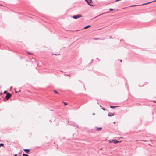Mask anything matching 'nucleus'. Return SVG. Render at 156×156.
I'll use <instances>...</instances> for the list:
<instances>
[{
  "label": "nucleus",
  "instance_id": "5",
  "mask_svg": "<svg viewBox=\"0 0 156 156\" xmlns=\"http://www.w3.org/2000/svg\"><path fill=\"white\" fill-rule=\"evenodd\" d=\"M108 115L109 116H112L114 115V114L112 113H109L108 114Z\"/></svg>",
  "mask_w": 156,
  "mask_h": 156
},
{
  "label": "nucleus",
  "instance_id": "20",
  "mask_svg": "<svg viewBox=\"0 0 156 156\" xmlns=\"http://www.w3.org/2000/svg\"><path fill=\"white\" fill-rule=\"evenodd\" d=\"M120 62H122V60H120Z\"/></svg>",
  "mask_w": 156,
  "mask_h": 156
},
{
  "label": "nucleus",
  "instance_id": "4",
  "mask_svg": "<svg viewBox=\"0 0 156 156\" xmlns=\"http://www.w3.org/2000/svg\"><path fill=\"white\" fill-rule=\"evenodd\" d=\"M112 142L114 144H115L117 143L120 142H121V141H118L116 139H114L112 140Z\"/></svg>",
  "mask_w": 156,
  "mask_h": 156
},
{
  "label": "nucleus",
  "instance_id": "21",
  "mask_svg": "<svg viewBox=\"0 0 156 156\" xmlns=\"http://www.w3.org/2000/svg\"><path fill=\"white\" fill-rule=\"evenodd\" d=\"M100 107H102L101 106V105H100Z\"/></svg>",
  "mask_w": 156,
  "mask_h": 156
},
{
  "label": "nucleus",
  "instance_id": "15",
  "mask_svg": "<svg viewBox=\"0 0 156 156\" xmlns=\"http://www.w3.org/2000/svg\"><path fill=\"white\" fill-rule=\"evenodd\" d=\"M109 10H110V11H112V10H113V9H111H111H109Z\"/></svg>",
  "mask_w": 156,
  "mask_h": 156
},
{
  "label": "nucleus",
  "instance_id": "11",
  "mask_svg": "<svg viewBox=\"0 0 156 156\" xmlns=\"http://www.w3.org/2000/svg\"><path fill=\"white\" fill-rule=\"evenodd\" d=\"M23 156H28V155L27 154H23Z\"/></svg>",
  "mask_w": 156,
  "mask_h": 156
},
{
  "label": "nucleus",
  "instance_id": "22",
  "mask_svg": "<svg viewBox=\"0 0 156 156\" xmlns=\"http://www.w3.org/2000/svg\"><path fill=\"white\" fill-rule=\"evenodd\" d=\"M93 115H95V113H93Z\"/></svg>",
  "mask_w": 156,
  "mask_h": 156
},
{
  "label": "nucleus",
  "instance_id": "8",
  "mask_svg": "<svg viewBox=\"0 0 156 156\" xmlns=\"http://www.w3.org/2000/svg\"><path fill=\"white\" fill-rule=\"evenodd\" d=\"M91 26L90 25H88V26H86V27H85L84 29H87V28H89V27H90Z\"/></svg>",
  "mask_w": 156,
  "mask_h": 156
},
{
  "label": "nucleus",
  "instance_id": "18",
  "mask_svg": "<svg viewBox=\"0 0 156 156\" xmlns=\"http://www.w3.org/2000/svg\"><path fill=\"white\" fill-rule=\"evenodd\" d=\"M102 109H103V110H104V111H105V108H102Z\"/></svg>",
  "mask_w": 156,
  "mask_h": 156
},
{
  "label": "nucleus",
  "instance_id": "17",
  "mask_svg": "<svg viewBox=\"0 0 156 156\" xmlns=\"http://www.w3.org/2000/svg\"><path fill=\"white\" fill-rule=\"evenodd\" d=\"M65 104V105H67V103L65 102H64Z\"/></svg>",
  "mask_w": 156,
  "mask_h": 156
},
{
  "label": "nucleus",
  "instance_id": "9",
  "mask_svg": "<svg viewBox=\"0 0 156 156\" xmlns=\"http://www.w3.org/2000/svg\"><path fill=\"white\" fill-rule=\"evenodd\" d=\"M116 107V106H110V107L112 108H114Z\"/></svg>",
  "mask_w": 156,
  "mask_h": 156
},
{
  "label": "nucleus",
  "instance_id": "10",
  "mask_svg": "<svg viewBox=\"0 0 156 156\" xmlns=\"http://www.w3.org/2000/svg\"><path fill=\"white\" fill-rule=\"evenodd\" d=\"M148 2V3H144V4H143L142 5H146V4H148L149 3H150L151 2Z\"/></svg>",
  "mask_w": 156,
  "mask_h": 156
},
{
  "label": "nucleus",
  "instance_id": "19",
  "mask_svg": "<svg viewBox=\"0 0 156 156\" xmlns=\"http://www.w3.org/2000/svg\"><path fill=\"white\" fill-rule=\"evenodd\" d=\"M15 156H17V154H15Z\"/></svg>",
  "mask_w": 156,
  "mask_h": 156
},
{
  "label": "nucleus",
  "instance_id": "1",
  "mask_svg": "<svg viewBox=\"0 0 156 156\" xmlns=\"http://www.w3.org/2000/svg\"><path fill=\"white\" fill-rule=\"evenodd\" d=\"M82 16L80 14H78L76 15H74L73 16V18L74 19H76L78 18H79Z\"/></svg>",
  "mask_w": 156,
  "mask_h": 156
},
{
  "label": "nucleus",
  "instance_id": "3",
  "mask_svg": "<svg viewBox=\"0 0 156 156\" xmlns=\"http://www.w3.org/2000/svg\"><path fill=\"white\" fill-rule=\"evenodd\" d=\"M5 98L7 100L8 99L10 98V93H8L7 94Z\"/></svg>",
  "mask_w": 156,
  "mask_h": 156
},
{
  "label": "nucleus",
  "instance_id": "16",
  "mask_svg": "<svg viewBox=\"0 0 156 156\" xmlns=\"http://www.w3.org/2000/svg\"><path fill=\"white\" fill-rule=\"evenodd\" d=\"M109 142L110 143H111V142H112V140H109Z\"/></svg>",
  "mask_w": 156,
  "mask_h": 156
},
{
  "label": "nucleus",
  "instance_id": "7",
  "mask_svg": "<svg viewBox=\"0 0 156 156\" xmlns=\"http://www.w3.org/2000/svg\"><path fill=\"white\" fill-rule=\"evenodd\" d=\"M102 129V127H97V130L98 131H100Z\"/></svg>",
  "mask_w": 156,
  "mask_h": 156
},
{
  "label": "nucleus",
  "instance_id": "14",
  "mask_svg": "<svg viewBox=\"0 0 156 156\" xmlns=\"http://www.w3.org/2000/svg\"><path fill=\"white\" fill-rule=\"evenodd\" d=\"M7 93V91H5L4 92V94H6V93Z\"/></svg>",
  "mask_w": 156,
  "mask_h": 156
},
{
  "label": "nucleus",
  "instance_id": "6",
  "mask_svg": "<svg viewBox=\"0 0 156 156\" xmlns=\"http://www.w3.org/2000/svg\"><path fill=\"white\" fill-rule=\"evenodd\" d=\"M23 150L27 153H28L29 152L30 150L28 149H24Z\"/></svg>",
  "mask_w": 156,
  "mask_h": 156
},
{
  "label": "nucleus",
  "instance_id": "2",
  "mask_svg": "<svg viewBox=\"0 0 156 156\" xmlns=\"http://www.w3.org/2000/svg\"><path fill=\"white\" fill-rule=\"evenodd\" d=\"M86 1L87 3L90 6H93L92 4V0H85Z\"/></svg>",
  "mask_w": 156,
  "mask_h": 156
},
{
  "label": "nucleus",
  "instance_id": "13",
  "mask_svg": "<svg viewBox=\"0 0 156 156\" xmlns=\"http://www.w3.org/2000/svg\"><path fill=\"white\" fill-rule=\"evenodd\" d=\"M4 145V144H2V143H1L0 144V147H1V146H3Z\"/></svg>",
  "mask_w": 156,
  "mask_h": 156
},
{
  "label": "nucleus",
  "instance_id": "12",
  "mask_svg": "<svg viewBox=\"0 0 156 156\" xmlns=\"http://www.w3.org/2000/svg\"><path fill=\"white\" fill-rule=\"evenodd\" d=\"M54 92L57 94H58V93L56 90H54Z\"/></svg>",
  "mask_w": 156,
  "mask_h": 156
},
{
  "label": "nucleus",
  "instance_id": "23",
  "mask_svg": "<svg viewBox=\"0 0 156 156\" xmlns=\"http://www.w3.org/2000/svg\"><path fill=\"white\" fill-rule=\"evenodd\" d=\"M155 1H156V0L154 1L153 2Z\"/></svg>",
  "mask_w": 156,
  "mask_h": 156
}]
</instances>
